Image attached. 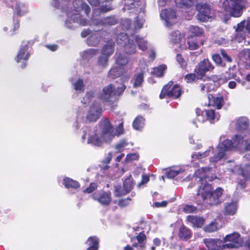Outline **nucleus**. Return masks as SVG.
<instances>
[{
	"mask_svg": "<svg viewBox=\"0 0 250 250\" xmlns=\"http://www.w3.org/2000/svg\"><path fill=\"white\" fill-rule=\"evenodd\" d=\"M195 180L199 182V188L196 195L198 204L205 203L209 205H217L219 203V198L222 194V189L217 188L213 190L211 185L207 183L216 178L214 171L209 167L199 168L195 172Z\"/></svg>",
	"mask_w": 250,
	"mask_h": 250,
	"instance_id": "1",
	"label": "nucleus"
},
{
	"mask_svg": "<svg viewBox=\"0 0 250 250\" xmlns=\"http://www.w3.org/2000/svg\"><path fill=\"white\" fill-rule=\"evenodd\" d=\"M248 134L243 132H239L232 138V141L225 139L224 136H221L220 138V143L217 146V150L214 156L210 158V163H216L222 160L225 156L227 151L234 148L246 149L247 144Z\"/></svg>",
	"mask_w": 250,
	"mask_h": 250,
	"instance_id": "2",
	"label": "nucleus"
},
{
	"mask_svg": "<svg viewBox=\"0 0 250 250\" xmlns=\"http://www.w3.org/2000/svg\"><path fill=\"white\" fill-rule=\"evenodd\" d=\"M248 134L243 132H239L232 138V141L225 139L224 136H221L220 138V143L217 146V150L214 156L210 158V163H216L222 160L225 156L227 151L234 148L246 149L247 144Z\"/></svg>",
	"mask_w": 250,
	"mask_h": 250,
	"instance_id": "3",
	"label": "nucleus"
},
{
	"mask_svg": "<svg viewBox=\"0 0 250 250\" xmlns=\"http://www.w3.org/2000/svg\"><path fill=\"white\" fill-rule=\"evenodd\" d=\"M144 2L143 1L134 0H125V10H131V13H134L136 14L139 13V15L135 19L134 23V28L139 29L141 28L144 22L143 19L144 11Z\"/></svg>",
	"mask_w": 250,
	"mask_h": 250,
	"instance_id": "4",
	"label": "nucleus"
},
{
	"mask_svg": "<svg viewBox=\"0 0 250 250\" xmlns=\"http://www.w3.org/2000/svg\"><path fill=\"white\" fill-rule=\"evenodd\" d=\"M247 5L246 0H225L223 3L224 9L234 17H240Z\"/></svg>",
	"mask_w": 250,
	"mask_h": 250,
	"instance_id": "5",
	"label": "nucleus"
},
{
	"mask_svg": "<svg viewBox=\"0 0 250 250\" xmlns=\"http://www.w3.org/2000/svg\"><path fill=\"white\" fill-rule=\"evenodd\" d=\"M99 125L102 143H110L114 137L113 126L107 119L102 120Z\"/></svg>",
	"mask_w": 250,
	"mask_h": 250,
	"instance_id": "6",
	"label": "nucleus"
},
{
	"mask_svg": "<svg viewBox=\"0 0 250 250\" xmlns=\"http://www.w3.org/2000/svg\"><path fill=\"white\" fill-rule=\"evenodd\" d=\"M181 94L180 86L178 84L173 85V82H170L163 87L160 98L163 99L167 95L168 97L176 99L179 97Z\"/></svg>",
	"mask_w": 250,
	"mask_h": 250,
	"instance_id": "7",
	"label": "nucleus"
},
{
	"mask_svg": "<svg viewBox=\"0 0 250 250\" xmlns=\"http://www.w3.org/2000/svg\"><path fill=\"white\" fill-rule=\"evenodd\" d=\"M115 87L109 84L104 87L100 95V99L104 103L111 105L115 101Z\"/></svg>",
	"mask_w": 250,
	"mask_h": 250,
	"instance_id": "8",
	"label": "nucleus"
},
{
	"mask_svg": "<svg viewBox=\"0 0 250 250\" xmlns=\"http://www.w3.org/2000/svg\"><path fill=\"white\" fill-rule=\"evenodd\" d=\"M240 236V235L238 232H233L227 235L222 240L223 245L222 246V250L238 248L239 245Z\"/></svg>",
	"mask_w": 250,
	"mask_h": 250,
	"instance_id": "9",
	"label": "nucleus"
},
{
	"mask_svg": "<svg viewBox=\"0 0 250 250\" xmlns=\"http://www.w3.org/2000/svg\"><path fill=\"white\" fill-rule=\"evenodd\" d=\"M102 112V108L100 104L94 102L87 111L86 120L89 122H95L99 118Z\"/></svg>",
	"mask_w": 250,
	"mask_h": 250,
	"instance_id": "10",
	"label": "nucleus"
},
{
	"mask_svg": "<svg viewBox=\"0 0 250 250\" xmlns=\"http://www.w3.org/2000/svg\"><path fill=\"white\" fill-rule=\"evenodd\" d=\"M196 8L199 12L197 16L198 20L204 22L209 19L210 8L208 4L203 3H199L197 5Z\"/></svg>",
	"mask_w": 250,
	"mask_h": 250,
	"instance_id": "11",
	"label": "nucleus"
},
{
	"mask_svg": "<svg viewBox=\"0 0 250 250\" xmlns=\"http://www.w3.org/2000/svg\"><path fill=\"white\" fill-rule=\"evenodd\" d=\"M214 69L213 65L208 59H204L196 66L194 71L198 75L203 76L205 74Z\"/></svg>",
	"mask_w": 250,
	"mask_h": 250,
	"instance_id": "12",
	"label": "nucleus"
},
{
	"mask_svg": "<svg viewBox=\"0 0 250 250\" xmlns=\"http://www.w3.org/2000/svg\"><path fill=\"white\" fill-rule=\"evenodd\" d=\"M133 182L131 175L128 177L124 182V189L120 191L122 188L121 186L115 187V195L116 196H121L128 193L133 188Z\"/></svg>",
	"mask_w": 250,
	"mask_h": 250,
	"instance_id": "13",
	"label": "nucleus"
},
{
	"mask_svg": "<svg viewBox=\"0 0 250 250\" xmlns=\"http://www.w3.org/2000/svg\"><path fill=\"white\" fill-rule=\"evenodd\" d=\"M111 194L109 191L105 192L100 191L95 193L93 195L94 200L98 201L101 204L104 206L108 205L111 201Z\"/></svg>",
	"mask_w": 250,
	"mask_h": 250,
	"instance_id": "14",
	"label": "nucleus"
},
{
	"mask_svg": "<svg viewBox=\"0 0 250 250\" xmlns=\"http://www.w3.org/2000/svg\"><path fill=\"white\" fill-rule=\"evenodd\" d=\"M68 18L69 19L65 21V25L69 28L73 27L74 25L72 24V23H77L83 26L89 24V21L82 19L81 15L78 13H75L71 16H68Z\"/></svg>",
	"mask_w": 250,
	"mask_h": 250,
	"instance_id": "15",
	"label": "nucleus"
},
{
	"mask_svg": "<svg viewBox=\"0 0 250 250\" xmlns=\"http://www.w3.org/2000/svg\"><path fill=\"white\" fill-rule=\"evenodd\" d=\"M160 17L165 21L166 26L170 27L173 24L176 15L172 9H164L160 13Z\"/></svg>",
	"mask_w": 250,
	"mask_h": 250,
	"instance_id": "16",
	"label": "nucleus"
},
{
	"mask_svg": "<svg viewBox=\"0 0 250 250\" xmlns=\"http://www.w3.org/2000/svg\"><path fill=\"white\" fill-rule=\"evenodd\" d=\"M28 49V46L27 45H24L21 47L16 57V60L18 63L22 62L21 61H23L21 65V67L22 68H24L25 67L26 62L25 61L27 60L30 55Z\"/></svg>",
	"mask_w": 250,
	"mask_h": 250,
	"instance_id": "17",
	"label": "nucleus"
},
{
	"mask_svg": "<svg viewBox=\"0 0 250 250\" xmlns=\"http://www.w3.org/2000/svg\"><path fill=\"white\" fill-rule=\"evenodd\" d=\"M236 129L239 132L249 134L248 127L249 125L248 119L245 117H241L235 120Z\"/></svg>",
	"mask_w": 250,
	"mask_h": 250,
	"instance_id": "18",
	"label": "nucleus"
},
{
	"mask_svg": "<svg viewBox=\"0 0 250 250\" xmlns=\"http://www.w3.org/2000/svg\"><path fill=\"white\" fill-rule=\"evenodd\" d=\"M140 67L141 69V71L136 75H135L132 82L133 83V86L134 87H138L142 86V83L144 81V71L147 65L146 62L144 64H142L141 62L140 63Z\"/></svg>",
	"mask_w": 250,
	"mask_h": 250,
	"instance_id": "19",
	"label": "nucleus"
},
{
	"mask_svg": "<svg viewBox=\"0 0 250 250\" xmlns=\"http://www.w3.org/2000/svg\"><path fill=\"white\" fill-rule=\"evenodd\" d=\"M204 243L208 250H220L223 245L222 240L219 239L205 238Z\"/></svg>",
	"mask_w": 250,
	"mask_h": 250,
	"instance_id": "20",
	"label": "nucleus"
},
{
	"mask_svg": "<svg viewBox=\"0 0 250 250\" xmlns=\"http://www.w3.org/2000/svg\"><path fill=\"white\" fill-rule=\"evenodd\" d=\"M198 46L196 39L193 36H189L187 38V44H180L179 49H178V51L187 48H188L189 50H195L198 48Z\"/></svg>",
	"mask_w": 250,
	"mask_h": 250,
	"instance_id": "21",
	"label": "nucleus"
},
{
	"mask_svg": "<svg viewBox=\"0 0 250 250\" xmlns=\"http://www.w3.org/2000/svg\"><path fill=\"white\" fill-rule=\"evenodd\" d=\"M74 10L76 12H80L83 10L86 15H88L90 12L89 6L84 3L83 0H74L73 3Z\"/></svg>",
	"mask_w": 250,
	"mask_h": 250,
	"instance_id": "22",
	"label": "nucleus"
},
{
	"mask_svg": "<svg viewBox=\"0 0 250 250\" xmlns=\"http://www.w3.org/2000/svg\"><path fill=\"white\" fill-rule=\"evenodd\" d=\"M182 40V36L180 32L178 30H174L172 31L169 34V40L170 42L173 44V45H178V48H176L175 49H179L180 44L181 43Z\"/></svg>",
	"mask_w": 250,
	"mask_h": 250,
	"instance_id": "23",
	"label": "nucleus"
},
{
	"mask_svg": "<svg viewBox=\"0 0 250 250\" xmlns=\"http://www.w3.org/2000/svg\"><path fill=\"white\" fill-rule=\"evenodd\" d=\"M187 220L190 222L194 228H201L204 224L205 220L203 217L194 215H189Z\"/></svg>",
	"mask_w": 250,
	"mask_h": 250,
	"instance_id": "24",
	"label": "nucleus"
},
{
	"mask_svg": "<svg viewBox=\"0 0 250 250\" xmlns=\"http://www.w3.org/2000/svg\"><path fill=\"white\" fill-rule=\"evenodd\" d=\"M217 150V148L214 149L212 147H209L203 153L201 152H197L191 155V158L193 160L195 159H201L205 157H206L209 156L210 153H212L214 155V153L216 152Z\"/></svg>",
	"mask_w": 250,
	"mask_h": 250,
	"instance_id": "25",
	"label": "nucleus"
},
{
	"mask_svg": "<svg viewBox=\"0 0 250 250\" xmlns=\"http://www.w3.org/2000/svg\"><path fill=\"white\" fill-rule=\"evenodd\" d=\"M114 51V42L110 40L101 49V54L110 57Z\"/></svg>",
	"mask_w": 250,
	"mask_h": 250,
	"instance_id": "26",
	"label": "nucleus"
},
{
	"mask_svg": "<svg viewBox=\"0 0 250 250\" xmlns=\"http://www.w3.org/2000/svg\"><path fill=\"white\" fill-rule=\"evenodd\" d=\"M244 161L245 162V167L241 168V175L245 179H247L250 178V172L246 169L250 167V154H247L244 157Z\"/></svg>",
	"mask_w": 250,
	"mask_h": 250,
	"instance_id": "27",
	"label": "nucleus"
},
{
	"mask_svg": "<svg viewBox=\"0 0 250 250\" xmlns=\"http://www.w3.org/2000/svg\"><path fill=\"white\" fill-rule=\"evenodd\" d=\"M100 39V33L96 31L89 35L88 37L87 42L90 46H96L99 44Z\"/></svg>",
	"mask_w": 250,
	"mask_h": 250,
	"instance_id": "28",
	"label": "nucleus"
},
{
	"mask_svg": "<svg viewBox=\"0 0 250 250\" xmlns=\"http://www.w3.org/2000/svg\"><path fill=\"white\" fill-rule=\"evenodd\" d=\"M14 12L18 15H22L28 11L27 5L23 3L16 2L13 6Z\"/></svg>",
	"mask_w": 250,
	"mask_h": 250,
	"instance_id": "29",
	"label": "nucleus"
},
{
	"mask_svg": "<svg viewBox=\"0 0 250 250\" xmlns=\"http://www.w3.org/2000/svg\"><path fill=\"white\" fill-rule=\"evenodd\" d=\"M98 50L96 49H89L84 51L81 53V57L83 60L88 62L94 56L97 54Z\"/></svg>",
	"mask_w": 250,
	"mask_h": 250,
	"instance_id": "30",
	"label": "nucleus"
},
{
	"mask_svg": "<svg viewBox=\"0 0 250 250\" xmlns=\"http://www.w3.org/2000/svg\"><path fill=\"white\" fill-rule=\"evenodd\" d=\"M93 24H108L114 25L117 23V20L114 17H109L103 20H96L95 19L92 21Z\"/></svg>",
	"mask_w": 250,
	"mask_h": 250,
	"instance_id": "31",
	"label": "nucleus"
},
{
	"mask_svg": "<svg viewBox=\"0 0 250 250\" xmlns=\"http://www.w3.org/2000/svg\"><path fill=\"white\" fill-rule=\"evenodd\" d=\"M236 30L238 32L246 31L250 33V18L238 23Z\"/></svg>",
	"mask_w": 250,
	"mask_h": 250,
	"instance_id": "32",
	"label": "nucleus"
},
{
	"mask_svg": "<svg viewBox=\"0 0 250 250\" xmlns=\"http://www.w3.org/2000/svg\"><path fill=\"white\" fill-rule=\"evenodd\" d=\"M116 63L121 68L127 64L129 62L128 57L124 54L116 53Z\"/></svg>",
	"mask_w": 250,
	"mask_h": 250,
	"instance_id": "33",
	"label": "nucleus"
},
{
	"mask_svg": "<svg viewBox=\"0 0 250 250\" xmlns=\"http://www.w3.org/2000/svg\"><path fill=\"white\" fill-rule=\"evenodd\" d=\"M63 184L67 188L77 189L80 187V184L78 182L67 177L64 178Z\"/></svg>",
	"mask_w": 250,
	"mask_h": 250,
	"instance_id": "34",
	"label": "nucleus"
},
{
	"mask_svg": "<svg viewBox=\"0 0 250 250\" xmlns=\"http://www.w3.org/2000/svg\"><path fill=\"white\" fill-rule=\"evenodd\" d=\"M196 118L193 121V124H195L196 126H198V124L204 123L207 119L205 117V111H201L200 109L197 108L195 110Z\"/></svg>",
	"mask_w": 250,
	"mask_h": 250,
	"instance_id": "35",
	"label": "nucleus"
},
{
	"mask_svg": "<svg viewBox=\"0 0 250 250\" xmlns=\"http://www.w3.org/2000/svg\"><path fill=\"white\" fill-rule=\"evenodd\" d=\"M196 2L197 0H175V4L179 7H191Z\"/></svg>",
	"mask_w": 250,
	"mask_h": 250,
	"instance_id": "36",
	"label": "nucleus"
},
{
	"mask_svg": "<svg viewBox=\"0 0 250 250\" xmlns=\"http://www.w3.org/2000/svg\"><path fill=\"white\" fill-rule=\"evenodd\" d=\"M123 73V70L120 67L113 66L109 71L108 76L112 79H114L120 76Z\"/></svg>",
	"mask_w": 250,
	"mask_h": 250,
	"instance_id": "37",
	"label": "nucleus"
},
{
	"mask_svg": "<svg viewBox=\"0 0 250 250\" xmlns=\"http://www.w3.org/2000/svg\"><path fill=\"white\" fill-rule=\"evenodd\" d=\"M237 210V204L235 202L227 204L225 207V214L228 215H234Z\"/></svg>",
	"mask_w": 250,
	"mask_h": 250,
	"instance_id": "38",
	"label": "nucleus"
},
{
	"mask_svg": "<svg viewBox=\"0 0 250 250\" xmlns=\"http://www.w3.org/2000/svg\"><path fill=\"white\" fill-rule=\"evenodd\" d=\"M87 144L93 146H100L103 144L101 136L99 137L96 134L91 135L87 140Z\"/></svg>",
	"mask_w": 250,
	"mask_h": 250,
	"instance_id": "39",
	"label": "nucleus"
},
{
	"mask_svg": "<svg viewBox=\"0 0 250 250\" xmlns=\"http://www.w3.org/2000/svg\"><path fill=\"white\" fill-rule=\"evenodd\" d=\"M205 114L206 116V119L209 120L211 123L218 121L219 119V115L216 114L214 110H206L205 111Z\"/></svg>",
	"mask_w": 250,
	"mask_h": 250,
	"instance_id": "40",
	"label": "nucleus"
},
{
	"mask_svg": "<svg viewBox=\"0 0 250 250\" xmlns=\"http://www.w3.org/2000/svg\"><path fill=\"white\" fill-rule=\"evenodd\" d=\"M191 236L190 230L185 226H182L180 228L179 236L182 240L188 239Z\"/></svg>",
	"mask_w": 250,
	"mask_h": 250,
	"instance_id": "41",
	"label": "nucleus"
},
{
	"mask_svg": "<svg viewBox=\"0 0 250 250\" xmlns=\"http://www.w3.org/2000/svg\"><path fill=\"white\" fill-rule=\"evenodd\" d=\"M86 244L89 246L86 250H97L98 249V240L96 237H90Z\"/></svg>",
	"mask_w": 250,
	"mask_h": 250,
	"instance_id": "42",
	"label": "nucleus"
},
{
	"mask_svg": "<svg viewBox=\"0 0 250 250\" xmlns=\"http://www.w3.org/2000/svg\"><path fill=\"white\" fill-rule=\"evenodd\" d=\"M180 167H172L166 172V176L168 178H173L177 175L182 173Z\"/></svg>",
	"mask_w": 250,
	"mask_h": 250,
	"instance_id": "43",
	"label": "nucleus"
},
{
	"mask_svg": "<svg viewBox=\"0 0 250 250\" xmlns=\"http://www.w3.org/2000/svg\"><path fill=\"white\" fill-rule=\"evenodd\" d=\"M135 41L138 44L139 48L142 50L145 51L147 48V42L139 36H135Z\"/></svg>",
	"mask_w": 250,
	"mask_h": 250,
	"instance_id": "44",
	"label": "nucleus"
},
{
	"mask_svg": "<svg viewBox=\"0 0 250 250\" xmlns=\"http://www.w3.org/2000/svg\"><path fill=\"white\" fill-rule=\"evenodd\" d=\"M71 82L72 84L76 91L79 92L83 91L84 85L82 79H79L76 81L71 80Z\"/></svg>",
	"mask_w": 250,
	"mask_h": 250,
	"instance_id": "45",
	"label": "nucleus"
},
{
	"mask_svg": "<svg viewBox=\"0 0 250 250\" xmlns=\"http://www.w3.org/2000/svg\"><path fill=\"white\" fill-rule=\"evenodd\" d=\"M129 39L126 33H121L118 34L116 38V41L117 43L121 45L124 46L125 43L128 42Z\"/></svg>",
	"mask_w": 250,
	"mask_h": 250,
	"instance_id": "46",
	"label": "nucleus"
},
{
	"mask_svg": "<svg viewBox=\"0 0 250 250\" xmlns=\"http://www.w3.org/2000/svg\"><path fill=\"white\" fill-rule=\"evenodd\" d=\"M125 51L127 54H131L136 52V47L133 42H131L130 40L124 46Z\"/></svg>",
	"mask_w": 250,
	"mask_h": 250,
	"instance_id": "47",
	"label": "nucleus"
},
{
	"mask_svg": "<svg viewBox=\"0 0 250 250\" xmlns=\"http://www.w3.org/2000/svg\"><path fill=\"white\" fill-rule=\"evenodd\" d=\"M100 8H95L93 10V17H96L99 15V14L101 13H104L109 11L112 9L111 6L107 5H102L100 6Z\"/></svg>",
	"mask_w": 250,
	"mask_h": 250,
	"instance_id": "48",
	"label": "nucleus"
},
{
	"mask_svg": "<svg viewBox=\"0 0 250 250\" xmlns=\"http://www.w3.org/2000/svg\"><path fill=\"white\" fill-rule=\"evenodd\" d=\"M145 120L142 116H138L134 120L133 123V128L136 130H139L143 128L145 124Z\"/></svg>",
	"mask_w": 250,
	"mask_h": 250,
	"instance_id": "49",
	"label": "nucleus"
},
{
	"mask_svg": "<svg viewBox=\"0 0 250 250\" xmlns=\"http://www.w3.org/2000/svg\"><path fill=\"white\" fill-rule=\"evenodd\" d=\"M190 32L195 36H201L204 34L203 28L195 25H191L189 28Z\"/></svg>",
	"mask_w": 250,
	"mask_h": 250,
	"instance_id": "50",
	"label": "nucleus"
},
{
	"mask_svg": "<svg viewBox=\"0 0 250 250\" xmlns=\"http://www.w3.org/2000/svg\"><path fill=\"white\" fill-rule=\"evenodd\" d=\"M167 68L165 64L160 65L157 67L154 68L152 73L157 77H162L164 75Z\"/></svg>",
	"mask_w": 250,
	"mask_h": 250,
	"instance_id": "51",
	"label": "nucleus"
},
{
	"mask_svg": "<svg viewBox=\"0 0 250 250\" xmlns=\"http://www.w3.org/2000/svg\"><path fill=\"white\" fill-rule=\"evenodd\" d=\"M109 57V56L101 54V55L99 57L98 60V65L103 67H106L108 64Z\"/></svg>",
	"mask_w": 250,
	"mask_h": 250,
	"instance_id": "52",
	"label": "nucleus"
},
{
	"mask_svg": "<svg viewBox=\"0 0 250 250\" xmlns=\"http://www.w3.org/2000/svg\"><path fill=\"white\" fill-rule=\"evenodd\" d=\"M214 82L212 81H210V82L205 84H202L201 86V90L204 92L208 93L211 90L214 89Z\"/></svg>",
	"mask_w": 250,
	"mask_h": 250,
	"instance_id": "53",
	"label": "nucleus"
},
{
	"mask_svg": "<svg viewBox=\"0 0 250 250\" xmlns=\"http://www.w3.org/2000/svg\"><path fill=\"white\" fill-rule=\"evenodd\" d=\"M94 97V94L93 92H88L83 97V100H82V103L84 104H88L93 100Z\"/></svg>",
	"mask_w": 250,
	"mask_h": 250,
	"instance_id": "54",
	"label": "nucleus"
},
{
	"mask_svg": "<svg viewBox=\"0 0 250 250\" xmlns=\"http://www.w3.org/2000/svg\"><path fill=\"white\" fill-rule=\"evenodd\" d=\"M217 224L215 222H212L204 228V230L208 232H212L218 229Z\"/></svg>",
	"mask_w": 250,
	"mask_h": 250,
	"instance_id": "55",
	"label": "nucleus"
},
{
	"mask_svg": "<svg viewBox=\"0 0 250 250\" xmlns=\"http://www.w3.org/2000/svg\"><path fill=\"white\" fill-rule=\"evenodd\" d=\"M128 144L125 140L121 141L115 145V148L117 150V152H120L123 151Z\"/></svg>",
	"mask_w": 250,
	"mask_h": 250,
	"instance_id": "56",
	"label": "nucleus"
},
{
	"mask_svg": "<svg viewBox=\"0 0 250 250\" xmlns=\"http://www.w3.org/2000/svg\"><path fill=\"white\" fill-rule=\"evenodd\" d=\"M138 243L140 244L141 248L140 249H144L145 246L143 244V241L146 240V236L143 231H141L136 237Z\"/></svg>",
	"mask_w": 250,
	"mask_h": 250,
	"instance_id": "57",
	"label": "nucleus"
},
{
	"mask_svg": "<svg viewBox=\"0 0 250 250\" xmlns=\"http://www.w3.org/2000/svg\"><path fill=\"white\" fill-rule=\"evenodd\" d=\"M224 99L222 97H216L214 100V104L218 109H221L224 104Z\"/></svg>",
	"mask_w": 250,
	"mask_h": 250,
	"instance_id": "58",
	"label": "nucleus"
},
{
	"mask_svg": "<svg viewBox=\"0 0 250 250\" xmlns=\"http://www.w3.org/2000/svg\"><path fill=\"white\" fill-rule=\"evenodd\" d=\"M183 210L186 213H190L194 212L196 208L192 205H187L184 207Z\"/></svg>",
	"mask_w": 250,
	"mask_h": 250,
	"instance_id": "59",
	"label": "nucleus"
},
{
	"mask_svg": "<svg viewBox=\"0 0 250 250\" xmlns=\"http://www.w3.org/2000/svg\"><path fill=\"white\" fill-rule=\"evenodd\" d=\"M212 59L217 65H220L224 66L222 65V59L220 56L218 54H214L212 56Z\"/></svg>",
	"mask_w": 250,
	"mask_h": 250,
	"instance_id": "60",
	"label": "nucleus"
},
{
	"mask_svg": "<svg viewBox=\"0 0 250 250\" xmlns=\"http://www.w3.org/2000/svg\"><path fill=\"white\" fill-rule=\"evenodd\" d=\"M124 133L123 123H121L118 127L116 128L114 136H120Z\"/></svg>",
	"mask_w": 250,
	"mask_h": 250,
	"instance_id": "61",
	"label": "nucleus"
},
{
	"mask_svg": "<svg viewBox=\"0 0 250 250\" xmlns=\"http://www.w3.org/2000/svg\"><path fill=\"white\" fill-rule=\"evenodd\" d=\"M97 188V184L95 183H91L89 186L84 190V192H87L88 193H91L94 191Z\"/></svg>",
	"mask_w": 250,
	"mask_h": 250,
	"instance_id": "62",
	"label": "nucleus"
},
{
	"mask_svg": "<svg viewBox=\"0 0 250 250\" xmlns=\"http://www.w3.org/2000/svg\"><path fill=\"white\" fill-rule=\"evenodd\" d=\"M130 21L128 19H125L122 21L121 25L122 28L125 30H128L129 29L130 26Z\"/></svg>",
	"mask_w": 250,
	"mask_h": 250,
	"instance_id": "63",
	"label": "nucleus"
},
{
	"mask_svg": "<svg viewBox=\"0 0 250 250\" xmlns=\"http://www.w3.org/2000/svg\"><path fill=\"white\" fill-rule=\"evenodd\" d=\"M138 158V155L136 153H130L127 155L125 161L128 162L129 161L136 160Z\"/></svg>",
	"mask_w": 250,
	"mask_h": 250,
	"instance_id": "64",
	"label": "nucleus"
}]
</instances>
